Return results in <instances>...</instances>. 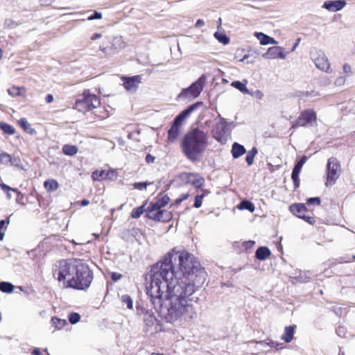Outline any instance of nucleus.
Here are the masks:
<instances>
[{"label":"nucleus","instance_id":"obj_1","mask_svg":"<svg viewBox=\"0 0 355 355\" xmlns=\"http://www.w3.org/2000/svg\"><path fill=\"white\" fill-rule=\"evenodd\" d=\"M161 275H155L154 279L146 285V294L159 316L166 322L178 324L196 318L197 311L192 304V295L197 289L182 282L174 284L173 282L160 281L157 277Z\"/></svg>","mask_w":355,"mask_h":355},{"label":"nucleus","instance_id":"obj_2","mask_svg":"<svg viewBox=\"0 0 355 355\" xmlns=\"http://www.w3.org/2000/svg\"><path fill=\"white\" fill-rule=\"evenodd\" d=\"M162 273L157 277L160 281L167 283L173 282L174 284L193 286L194 289H199L205 283L207 273L195 257L187 251L175 252L168 255L154 266L150 272V280H153L155 275Z\"/></svg>","mask_w":355,"mask_h":355},{"label":"nucleus","instance_id":"obj_3","mask_svg":"<svg viewBox=\"0 0 355 355\" xmlns=\"http://www.w3.org/2000/svg\"><path fill=\"white\" fill-rule=\"evenodd\" d=\"M53 275L65 287L77 290L87 289L93 280L92 271L80 259L60 261L54 266Z\"/></svg>","mask_w":355,"mask_h":355},{"label":"nucleus","instance_id":"obj_4","mask_svg":"<svg viewBox=\"0 0 355 355\" xmlns=\"http://www.w3.org/2000/svg\"><path fill=\"white\" fill-rule=\"evenodd\" d=\"M207 144L208 136L207 132L199 128H193L183 137L181 141V148L186 157L195 162L204 153Z\"/></svg>","mask_w":355,"mask_h":355},{"label":"nucleus","instance_id":"obj_5","mask_svg":"<svg viewBox=\"0 0 355 355\" xmlns=\"http://www.w3.org/2000/svg\"><path fill=\"white\" fill-rule=\"evenodd\" d=\"M202 105L201 102H197L189 105L187 109L182 111L173 120L171 128L168 131V139L171 142L175 141L180 132V127L182 122L187 119L194 110Z\"/></svg>","mask_w":355,"mask_h":355},{"label":"nucleus","instance_id":"obj_6","mask_svg":"<svg viewBox=\"0 0 355 355\" xmlns=\"http://www.w3.org/2000/svg\"><path fill=\"white\" fill-rule=\"evenodd\" d=\"M100 104L98 97L87 90L77 96L74 108L78 112L85 113L96 108Z\"/></svg>","mask_w":355,"mask_h":355},{"label":"nucleus","instance_id":"obj_7","mask_svg":"<svg viewBox=\"0 0 355 355\" xmlns=\"http://www.w3.org/2000/svg\"><path fill=\"white\" fill-rule=\"evenodd\" d=\"M205 79L202 75L189 87L183 89L178 95L177 100L186 101L198 97L204 87Z\"/></svg>","mask_w":355,"mask_h":355},{"label":"nucleus","instance_id":"obj_8","mask_svg":"<svg viewBox=\"0 0 355 355\" xmlns=\"http://www.w3.org/2000/svg\"><path fill=\"white\" fill-rule=\"evenodd\" d=\"M310 57L318 69L326 73H331L330 63L323 51L315 48L311 51Z\"/></svg>","mask_w":355,"mask_h":355},{"label":"nucleus","instance_id":"obj_9","mask_svg":"<svg viewBox=\"0 0 355 355\" xmlns=\"http://www.w3.org/2000/svg\"><path fill=\"white\" fill-rule=\"evenodd\" d=\"M340 166L338 159L335 157H331L328 159L327 164V187L335 184L336 180L339 178V171Z\"/></svg>","mask_w":355,"mask_h":355},{"label":"nucleus","instance_id":"obj_10","mask_svg":"<svg viewBox=\"0 0 355 355\" xmlns=\"http://www.w3.org/2000/svg\"><path fill=\"white\" fill-rule=\"evenodd\" d=\"M227 123L225 119L219 116V120L216 122L212 129V135L214 139L221 144H225L228 139L229 132Z\"/></svg>","mask_w":355,"mask_h":355},{"label":"nucleus","instance_id":"obj_11","mask_svg":"<svg viewBox=\"0 0 355 355\" xmlns=\"http://www.w3.org/2000/svg\"><path fill=\"white\" fill-rule=\"evenodd\" d=\"M316 122V113L313 110H306L300 113L297 120L292 122L291 128L306 126V125H313Z\"/></svg>","mask_w":355,"mask_h":355},{"label":"nucleus","instance_id":"obj_12","mask_svg":"<svg viewBox=\"0 0 355 355\" xmlns=\"http://www.w3.org/2000/svg\"><path fill=\"white\" fill-rule=\"evenodd\" d=\"M286 54L284 51V49L280 46L270 47L267 52L263 54L262 57L266 59H285Z\"/></svg>","mask_w":355,"mask_h":355},{"label":"nucleus","instance_id":"obj_13","mask_svg":"<svg viewBox=\"0 0 355 355\" xmlns=\"http://www.w3.org/2000/svg\"><path fill=\"white\" fill-rule=\"evenodd\" d=\"M346 4L345 0L327 1L323 3L322 8L330 12H337L342 10Z\"/></svg>","mask_w":355,"mask_h":355},{"label":"nucleus","instance_id":"obj_14","mask_svg":"<svg viewBox=\"0 0 355 355\" xmlns=\"http://www.w3.org/2000/svg\"><path fill=\"white\" fill-rule=\"evenodd\" d=\"M141 76H135L130 78H125L123 82V86L126 90L130 92H135L141 83Z\"/></svg>","mask_w":355,"mask_h":355},{"label":"nucleus","instance_id":"obj_15","mask_svg":"<svg viewBox=\"0 0 355 355\" xmlns=\"http://www.w3.org/2000/svg\"><path fill=\"white\" fill-rule=\"evenodd\" d=\"M184 175L187 183L191 184L196 188H200L204 184L205 180L198 174L186 173Z\"/></svg>","mask_w":355,"mask_h":355},{"label":"nucleus","instance_id":"obj_16","mask_svg":"<svg viewBox=\"0 0 355 355\" xmlns=\"http://www.w3.org/2000/svg\"><path fill=\"white\" fill-rule=\"evenodd\" d=\"M289 209L294 215L300 218L304 217L307 211L306 207L304 204L302 203L292 205L290 206Z\"/></svg>","mask_w":355,"mask_h":355},{"label":"nucleus","instance_id":"obj_17","mask_svg":"<svg viewBox=\"0 0 355 355\" xmlns=\"http://www.w3.org/2000/svg\"><path fill=\"white\" fill-rule=\"evenodd\" d=\"M255 36L259 40L260 44L262 45H267L269 44H277L278 42L274 38L263 33H255Z\"/></svg>","mask_w":355,"mask_h":355},{"label":"nucleus","instance_id":"obj_18","mask_svg":"<svg viewBox=\"0 0 355 355\" xmlns=\"http://www.w3.org/2000/svg\"><path fill=\"white\" fill-rule=\"evenodd\" d=\"M232 154L234 159H237L244 155L246 152L245 147L239 144V143L234 142L232 147Z\"/></svg>","mask_w":355,"mask_h":355},{"label":"nucleus","instance_id":"obj_19","mask_svg":"<svg viewBox=\"0 0 355 355\" xmlns=\"http://www.w3.org/2000/svg\"><path fill=\"white\" fill-rule=\"evenodd\" d=\"M270 254L271 252L267 247H259L255 252L256 258L260 261L266 259Z\"/></svg>","mask_w":355,"mask_h":355},{"label":"nucleus","instance_id":"obj_20","mask_svg":"<svg viewBox=\"0 0 355 355\" xmlns=\"http://www.w3.org/2000/svg\"><path fill=\"white\" fill-rule=\"evenodd\" d=\"M18 123L21 126V128L24 129V131H26L27 133H28L31 135H35L37 133V131L35 129L31 127V125L28 122L26 119L22 118L20 119L18 121Z\"/></svg>","mask_w":355,"mask_h":355},{"label":"nucleus","instance_id":"obj_21","mask_svg":"<svg viewBox=\"0 0 355 355\" xmlns=\"http://www.w3.org/2000/svg\"><path fill=\"white\" fill-rule=\"evenodd\" d=\"M295 327V326H288L285 327L284 333L282 336V339L286 343H290L293 340Z\"/></svg>","mask_w":355,"mask_h":355},{"label":"nucleus","instance_id":"obj_22","mask_svg":"<svg viewBox=\"0 0 355 355\" xmlns=\"http://www.w3.org/2000/svg\"><path fill=\"white\" fill-rule=\"evenodd\" d=\"M144 321L148 327L153 326L157 321V318L153 312L146 310L144 313Z\"/></svg>","mask_w":355,"mask_h":355},{"label":"nucleus","instance_id":"obj_23","mask_svg":"<svg viewBox=\"0 0 355 355\" xmlns=\"http://www.w3.org/2000/svg\"><path fill=\"white\" fill-rule=\"evenodd\" d=\"M158 208L150 204L146 209V216L152 220L157 221L158 218Z\"/></svg>","mask_w":355,"mask_h":355},{"label":"nucleus","instance_id":"obj_24","mask_svg":"<svg viewBox=\"0 0 355 355\" xmlns=\"http://www.w3.org/2000/svg\"><path fill=\"white\" fill-rule=\"evenodd\" d=\"M8 93L12 97L23 96L25 95L26 89L24 87L12 86L8 89Z\"/></svg>","mask_w":355,"mask_h":355},{"label":"nucleus","instance_id":"obj_25","mask_svg":"<svg viewBox=\"0 0 355 355\" xmlns=\"http://www.w3.org/2000/svg\"><path fill=\"white\" fill-rule=\"evenodd\" d=\"M44 187L48 192H53L58 189L59 184L57 180L49 179L44 182Z\"/></svg>","mask_w":355,"mask_h":355},{"label":"nucleus","instance_id":"obj_26","mask_svg":"<svg viewBox=\"0 0 355 355\" xmlns=\"http://www.w3.org/2000/svg\"><path fill=\"white\" fill-rule=\"evenodd\" d=\"M246 83H247V81H245V83H242L241 81L236 80V81H233L231 83V85L233 87H234V88L237 89L238 90H239L243 94H251V93L249 91V89L246 87Z\"/></svg>","mask_w":355,"mask_h":355},{"label":"nucleus","instance_id":"obj_27","mask_svg":"<svg viewBox=\"0 0 355 355\" xmlns=\"http://www.w3.org/2000/svg\"><path fill=\"white\" fill-rule=\"evenodd\" d=\"M172 218L171 212L166 210L158 209V218L157 221L167 222Z\"/></svg>","mask_w":355,"mask_h":355},{"label":"nucleus","instance_id":"obj_28","mask_svg":"<svg viewBox=\"0 0 355 355\" xmlns=\"http://www.w3.org/2000/svg\"><path fill=\"white\" fill-rule=\"evenodd\" d=\"M239 209L243 210L246 209L250 211V212H253L254 211V205L252 202L249 200H242L239 205L237 206Z\"/></svg>","mask_w":355,"mask_h":355},{"label":"nucleus","instance_id":"obj_29","mask_svg":"<svg viewBox=\"0 0 355 355\" xmlns=\"http://www.w3.org/2000/svg\"><path fill=\"white\" fill-rule=\"evenodd\" d=\"M62 152L64 155L73 156L78 153V148L73 145H64L62 147Z\"/></svg>","mask_w":355,"mask_h":355},{"label":"nucleus","instance_id":"obj_30","mask_svg":"<svg viewBox=\"0 0 355 355\" xmlns=\"http://www.w3.org/2000/svg\"><path fill=\"white\" fill-rule=\"evenodd\" d=\"M170 201V198L168 196L165 195L159 198L156 202L151 203L153 205H155L158 209H162L165 207Z\"/></svg>","mask_w":355,"mask_h":355},{"label":"nucleus","instance_id":"obj_31","mask_svg":"<svg viewBox=\"0 0 355 355\" xmlns=\"http://www.w3.org/2000/svg\"><path fill=\"white\" fill-rule=\"evenodd\" d=\"M0 129L5 134L9 135H12L15 133V129L12 125L5 122H0Z\"/></svg>","mask_w":355,"mask_h":355},{"label":"nucleus","instance_id":"obj_32","mask_svg":"<svg viewBox=\"0 0 355 355\" xmlns=\"http://www.w3.org/2000/svg\"><path fill=\"white\" fill-rule=\"evenodd\" d=\"M14 290V286L8 282H0V291L3 293H10Z\"/></svg>","mask_w":355,"mask_h":355},{"label":"nucleus","instance_id":"obj_33","mask_svg":"<svg viewBox=\"0 0 355 355\" xmlns=\"http://www.w3.org/2000/svg\"><path fill=\"white\" fill-rule=\"evenodd\" d=\"M300 171H301V169L294 166L293 171H292L291 178H292V180H293V184H294V186L295 188L298 187L300 185L299 175H300Z\"/></svg>","mask_w":355,"mask_h":355},{"label":"nucleus","instance_id":"obj_34","mask_svg":"<svg viewBox=\"0 0 355 355\" xmlns=\"http://www.w3.org/2000/svg\"><path fill=\"white\" fill-rule=\"evenodd\" d=\"M52 324L58 329H61L66 324H67V322L66 320L60 319L56 317H53L51 319Z\"/></svg>","mask_w":355,"mask_h":355},{"label":"nucleus","instance_id":"obj_35","mask_svg":"<svg viewBox=\"0 0 355 355\" xmlns=\"http://www.w3.org/2000/svg\"><path fill=\"white\" fill-rule=\"evenodd\" d=\"M214 35V37L223 44L225 45L230 42V38L224 33L216 32Z\"/></svg>","mask_w":355,"mask_h":355},{"label":"nucleus","instance_id":"obj_36","mask_svg":"<svg viewBox=\"0 0 355 355\" xmlns=\"http://www.w3.org/2000/svg\"><path fill=\"white\" fill-rule=\"evenodd\" d=\"M146 204V202L144 203L143 205L134 209L132 211L131 217L133 218H139L141 216V215L146 210V209H145Z\"/></svg>","mask_w":355,"mask_h":355},{"label":"nucleus","instance_id":"obj_37","mask_svg":"<svg viewBox=\"0 0 355 355\" xmlns=\"http://www.w3.org/2000/svg\"><path fill=\"white\" fill-rule=\"evenodd\" d=\"M123 305H126L128 309H132L133 307V300L128 295H123L121 297Z\"/></svg>","mask_w":355,"mask_h":355},{"label":"nucleus","instance_id":"obj_38","mask_svg":"<svg viewBox=\"0 0 355 355\" xmlns=\"http://www.w3.org/2000/svg\"><path fill=\"white\" fill-rule=\"evenodd\" d=\"M107 173H105V171H95L92 173V178L94 180H107Z\"/></svg>","mask_w":355,"mask_h":355},{"label":"nucleus","instance_id":"obj_39","mask_svg":"<svg viewBox=\"0 0 355 355\" xmlns=\"http://www.w3.org/2000/svg\"><path fill=\"white\" fill-rule=\"evenodd\" d=\"M112 46L114 49H121L125 47V44L122 41V38L117 37L114 38Z\"/></svg>","mask_w":355,"mask_h":355},{"label":"nucleus","instance_id":"obj_40","mask_svg":"<svg viewBox=\"0 0 355 355\" xmlns=\"http://www.w3.org/2000/svg\"><path fill=\"white\" fill-rule=\"evenodd\" d=\"M0 162L4 164L12 163L11 155L0 150Z\"/></svg>","mask_w":355,"mask_h":355},{"label":"nucleus","instance_id":"obj_41","mask_svg":"<svg viewBox=\"0 0 355 355\" xmlns=\"http://www.w3.org/2000/svg\"><path fill=\"white\" fill-rule=\"evenodd\" d=\"M80 320V315L78 313H71L69 315V321L71 324H74L78 322Z\"/></svg>","mask_w":355,"mask_h":355},{"label":"nucleus","instance_id":"obj_42","mask_svg":"<svg viewBox=\"0 0 355 355\" xmlns=\"http://www.w3.org/2000/svg\"><path fill=\"white\" fill-rule=\"evenodd\" d=\"M204 193H202V194H198L195 197V199H194V207L196 208H199L202 206V200L204 198Z\"/></svg>","mask_w":355,"mask_h":355},{"label":"nucleus","instance_id":"obj_43","mask_svg":"<svg viewBox=\"0 0 355 355\" xmlns=\"http://www.w3.org/2000/svg\"><path fill=\"white\" fill-rule=\"evenodd\" d=\"M19 24L11 19H6L4 21V26L6 28H15Z\"/></svg>","mask_w":355,"mask_h":355},{"label":"nucleus","instance_id":"obj_44","mask_svg":"<svg viewBox=\"0 0 355 355\" xmlns=\"http://www.w3.org/2000/svg\"><path fill=\"white\" fill-rule=\"evenodd\" d=\"M152 183L149 182H135L133 184V187L135 189L142 190L146 189L147 186L150 185Z\"/></svg>","mask_w":355,"mask_h":355},{"label":"nucleus","instance_id":"obj_45","mask_svg":"<svg viewBox=\"0 0 355 355\" xmlns=\"http://www.w3.org/2000/svg\"><path fill=\"white\" fill-rule=\"evenodd\" d=\"M260 344L261 345L266 344V345H269L270 347H280V348L283 347H282V345L283 344L278 343L277 342H275V341H273V340H270L268 343H266V341H261Z\"/></svg>","mask_w":355,"mask_h":355},{"label":"nucleus","instance_id":"obj_46","mask_svg":"<svg viewBox=\"0 0 355 355\" xmlns=\"http://www.w3.org/2000/svg\"><path fill=\"white\" fill-rule=\"evenodd\" d=\"M0 187L1 188L2 190H3L6 192L12 191L16 192L18 195H19L21 193L20 192L17 191V189H12L4 183H1Z\"/></svg>","mask_w":355,"mask_h":355},{"label":"nucleus","instance_id":"obj_47","mask_svg":"<svg viewBox=\"0 0 355 355\" xmlns=\"http://www.w3.org/2000/svg\"><path fill=\"white\" fill-rule=\"evenodd\" d=\"M306 203L309 205H312L315 203L316 205H319L320 204V198L318 197H314V198H309L306 200Z\"/></svg>","mask_w":355,"mask_h":355},{"label":"nucleus","instance_id":"obj_48","mask_svg":"<svg viewBox=\"0 0 355 355\" xmlns=\"http://www.w3.org/2000/svg\"><path fill=\"white\" fill-rule=\"evenodd\" d=\"M102 18V14L98 11H94V12L88 16L87 19L88 20H94V19H99Z\"/></svg>","mask_w":355,"mask_h":355},{"label":"nucleus","instance_id":"obj_49","mask_svg":"<svg viewBox=\"0 0 355 355\" xmlns=\"http://www.w3.org/2000/svg\"><path fill=\"white\" fill-rule=\"evenodd\" d=\"M306 161V157L305 155L302 156L300 159L295 164V166L302 169L303 165L305 164Z\"/></svg>","mask_w":355,"mask_h":355},{"label":"nucleus","instance_id":"obj_50","mask_svg":"<svg viewBox=\"0 0 355 355\" xmlns=\"http://www.w3.org/2000/svg\"><path fill=\"white\" fill-rule=\"evenodd\" d=\"M254 156L248 153L245 157V161L248 166H251L254 162Z\"/></svg>","mask_w":355,"mask_h":355},{"label":"nucleus","instance_id":"obj_51","mask_svg":"<svg viewBox=\"0 0 355 355\" xmlns=\"http://www.w3.org/2000/svg\"><path fill=\"white\" fill-rule=\"evenodd\" d=\"M254 244H255V242L254 241H248L243 242V246L245 248V250H248V249L252 248Z\"/></svg>","mask_w":355,"mask_h":355},{"label":"nucleus","instance_id":"obj_52","mask_svg":"<svg viewBox=\"0 0 355 355\" xmlns=\"http://www.w3.org/2000/svg\"><path fill=\"white\" fill-rule=\"evenodd\" d=\"M96 115L99 119H106L107 117H108L109 113L106 110L103 109L102 111L100 112L99 114H98Z\"/></svg>","mask_w":355,"mask_h":355},{"label":"nucleus","instance_id":"obj_53","mask_svg":"<svg viewBox=\"0 0 355 355\" xmlns=\"http://www.w3.org/2000/svg\"><path fill=\"white\" fill-rule=\"evenodd\" d=\"M345 82V78L340 76L336 79L335 80V85L337 86H341L343 85Z\"/></svg>","mask_w":355,"mask_h":355},{"label":"nucleus","instance_id":"obj_54","mask_svg":"<svg viewBox=\"0 0 355 355\" xmlns=\"http://www.w3.org/2000/svg\"><path fill=\"white\" fill-rule=\"evenodd\" d=\"M122 277V275L120 273H117L115 272H113L111 273V278L114 282H116L119 279H121Z\"/></svg>","mask_w":355,"mask_h":355},{"label":"nucleus","instance_id":"obj_55","mask_svg":"<svg viewBox=\"0 0 355 355\" xmlns=\"http://www.w3.org/2000/svg\"><path fill=\"white\" fill-rule=\"evenodd\" d=\"M303 220H304L306 222H307L309 224H313L315 222V220L314 218L311 216H309L306 215H304V217L302 218Z\"/></svg>","mask_w":355,"mask_h":355},{"label":"nucleus","instance_id":"obj_56","mask_svg":"<svg viewBox=\"0 0 355 355\" xmlns=\"http://www.w3.org/2000/svg\"><path fill=\"white\" fill-rule=\"evenodd\" d=\"M352 71V68L349 64H345L343 66V72L346 74L350 73Z\"/></svg>","mask_w":355,"mask_h":355},{"label":"nucleus","instance_id":"obj_57","mask_svg":"<svg viewBox=\"0 0 355 355\" xmlns=\"http://www.w3.org/2000/svg\"><path fill=\"white\" fill-rule=\"evenodd\" d=\"M146 162L148 163V164H150V163H153L155 161V157L151 155L150 154H148L146 156Z\"/></svg>","mask_w":355,"mask_h":355},{"label":"nucleus","instance_id":"obj_58","mask_svg":"<svg viewBox=\"0 0 355 355\" xmlns=\"http://www.w3.org/2000/svg\"><path fill=\"white\" fill-rule=\"evenodd\" d=\"M204 25H205V21L202 19H199L196 21L195 26L196 28H200V27L203 26Z\"/></svg>","mask_w":355,"mask_h":355},{"label":"nucleus","instance_id":"obj_59","mask_svg":"<svg viewBox=\"0 0 355 355\" xmlns=\"http://www.w3.org/2000/svg\"><path fill=\"white\" fill-rule=\"evenodd\" d=\"M55 0H40V3L43 6H49L51 5Z\"/></svg>","mask_w":355,"mask_h":355},{"label":"nucleus","instance_id":"obj_60","mask_svg":"<svg viewBox=\"0 0 355 355\" xmlns=\"http://www.w3.org/2000/svg\"><path fill=\"white\" fill-rule=\"evenodd\" d=\"M45 101L47 103H51L53 102V96L52 94H47L46 98H45Z\"/></svg>","mask_w":355,"mask_h":355},{"label":"nucleus","instance_id":"obj_61","mask_svg":"<svg viewBox=\"0 0 355 355\" xmlns=\"http://www.w3.org/2000/svg\"><path fill=\"white\" fill-rule=\"evenodd\" d=\"M105 173H107V180L111 179L115 175V172L114 171H105Z\"/></svg>","mask_w":355,"mask_h":355},{"label":"nucleus","instance_id":"obj_62","mask_svg":"<svg viewBox=\"0 0 355 355\" xmlns=\"http://www.w3.org/2000/svg\"><path fill=\"white\" fill-rule=\"evenodd\" d=\"M102 37V35L101 33H94L92 37H91V40H96L97 39H99Z\"/></svg>","mask_w":355,"mask_h":355},{"label":"nucleus","instance_id":"obj_63","mask_svg":"<svg viewBox=\"0 0 355 355\" xmlns=\"http://www.w3.org/2000/svg\"><path fill=\"white\" fill-rule=\"evenodd\" d=\"M301 39L300 38H298L296 41V42L294 44V45L292 47V49H291V51H294L296 48L297 47V46L299 45V43L300 42Z\"/></svg>","mask_w":355,"mask_h":355},{"label":"nucleus","instance_id":"obj_64","mask_svg":"<svg viewBox=\"0 0 355 355\" xmlns=\"http://www.w3.org/2000/svg\"><path fill=\"white\" fill-rule=\"evenodd\" d=\"M32 354L33 355H41V352H40V349L35 348L33 349Z\"/></svg>","mask_w":355,"mask_h":355}]
</instances>
